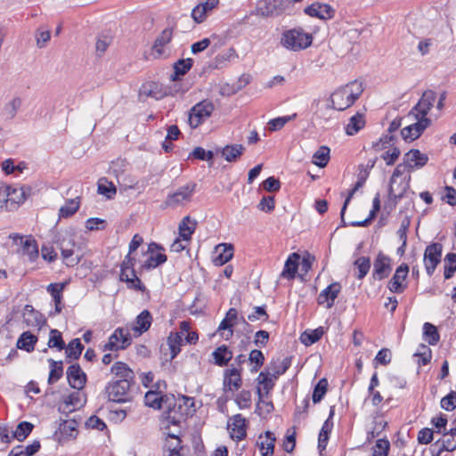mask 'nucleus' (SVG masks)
<instances>
[{
	"label": "nucleus",
	"instance_id": "nucleus-1",
	"mask_svg": "<svg viewBox=\"0 0 456 456\" xmlns=\"http://www.w3.org/2000/svg\"><path fill=\"white\" fill-rule=\"evenodd\" d=\"M110 372L114 379L105 387L108 400L118 403L131 401V387L134 384V371L126 363L117 362L111 366Z\"/></svg>",
	"mask_w": 456,
	"mask_h": 456
},
{
	"label": "nucleus",
	"instance_id": "nucleus-2",
	"mask_svg": "<svg viewBox=\"0 0 456 456\" xmlns=\"http://www.w3.org/2000/svg\"><path fill=\"white\" fill-rule=\"evenodd\" d=\"M362 92V84L357 80L340 86L330 94L328 108L345 110L354 103Z\"/></svg>",
	"mask_w": 456,
	"mask_h": 456
},
{
	"label": "nucleus",
	"instance_id": "nucleus-3",
	"mask_svg": "<svg viewBox=\"0 0 456 456\" xmlns=\"http://www.w3.org/2000/svg\"><path fill=\"white\" fill-rule=\"evenodd\" d=\"M172 400L175 401L174 405L171 407V403H169L167 411V420L172 425H179L196 411L192 397L179 395L177 398L173 396Z\"/></svg>",
	"mask_w": 456,
	"mask_h": 456
},
{
	"label": "nucleus",
	"instance_id": "nucleus-4",
	"mask_svg": "<svg viewBox=\"0 0 456 456\" xmlns=\"http://www.w3.org/2000/svg\"><path fill=\"white\" fill-rule=\"evenodd\" d=\"M312 36L302 28H291L285 30L281 38V45L290 51H300L312 45Z\"/></svg>",
	"mask_w": 456,
	"mask_h": 456
},
{
	"label": "nucleus",
	"instance_id": "nucleus-5",
	"mask_svg": "<svg viewBox=\"0 0 456 456\" xmlns=\"http://www.w3.org/2000/svg\"><path fill=\"white\" fill-rule=\"evenodd\" d=\"M57 244L66 265L75 266L80 262L83 254L70 235L62 237Z\"/></svg>",
	"mask_w": 456,
	"mask_h": 456
},
{
	"label": "nucleus",
	"instance_id": "nucleus-6",
	"mask_svg": "<svg viewBox=\"0 0 456 456\" xmlns=\"http://www.w3.org/2000/svg\"><path fill=\"white\" fill-rule=\"evenodd\" d=\"M134 264L135 258L128 253L121 264L119 279L121 281H125L129 289L144 291L145 286L135 274Z\"/></svg>",
	"mask_w": 456,
	"mask_h": 456
},
{
	"label": "nucleus",
	"instance_id": "nucleus-7",
	"mask_svg": "<svg viewBox=\"0 0 456 456\" xmlns=\"http://www.w3.org/2000/svg\"><path fill=\"white\" fill-rule=\"evenodd\" d=\"M291 6L290 0H259L256 14L261 17H276L284 13Z\"/></svg>",
	"mask_w": 456,
	"mask_h": 456
},
{
	"label": "nucleus",
	"instance_id": "nucleus-8",
	"mask_svg": "<svg viewBox=\"0 0 456 456\" xmlns=\"http://www.w3.org/2000/svg\"><path fill=\"white\" fill-rule=\"evenodd\" d=\"M197 184L193 182L180 186L175 191L169 193L164 201L167 208H177L191 200Z\"/></svg>",
	"mask_w": 456,
	"mask_h": 456
},
{
	"label": "nucleus",
	"instance_id": "nucleus-9",
	"mask_svg": "<svg viewBox=\"0 0 456 456\" xmlns=\"http://www.w3.org/2000/svg\"><path fill=\"white\" fill-rule=\"evenodd\" d=\"M215 110L212 102L204 100L194 105L189 111V124L191 127L196 128L206 118H209Z\"/></svg>",
	"mask_w": 456,
	"mask_h": 456
},
{
	"label": "nucleus",
	"instance_id": "nucleus-10",
	"mask_svg": "<svg viewBox=\"0 0 456 456\" xmlns=\"http://www.w3.org/2000/svg\"><path fill=\"white\" fill-rule=\"evenodd\" d=\"M132 342L129 331L124 328H118L109 338V341L105 344L103 350L118 351L126 349Z\"/></svg>",
	"mask_w": 456,
	"mask_h": 456
},
{
	"label": "nucleus",
	"instance_id": "nucleus-11",
	"mask_svg": "<svg viewBox=\"0 0 456 456\" xmlns=\"http://www.w3.org/2000/svg\"><path fill=\"white\" fill-rule=\"evenodd\" d=\"M442 249L443 246L438 242H434L426 248L424 253V264L428 275L433 274L437 265L440 263Z\"/></svg>",
	"mask_w": 456,
	"mask_h": 456
},
{
	"label": "nucleus",
	"instance_id": "nucleus-12",
	"mask_svg": "<svg viewBox=\"0 0 456 456\" xmlns=\"http://www.w3.org/2000/svg\"><path fill=\"white\" fill-rule=\"evenodd\" d=\"M436 98V94L433 90H426L418 103L411 109L409 115H414L415 118H419V115L421 118H426L428 111L433 107Z\"/></svg>",
	"mask_w": 456,
	"mask_h": 456
},
{
	"label": "nucleus",
	"instance_id": "nucleus-13",
	"mask_svg": "<svg viewBox=\"0 0 456 456\" xmlns=\"http://www.w3.org/2000/svg\"><path fill=\"white\" fill-rule=\"evenodd\" d=\"M409 273L407 264L400 265L387 284L388 289L393 293H403L407 285L403 283Z\"/></svg>",
	"mask_w": 456,
	"mask_h": 456
},
{
	"label": "nucleus",
	"instance_id": "nucleus-14",
	"mask_svg": "<svg viewBox=\"0 0 456 456\" xmlns=\"http://www.w3.org/2000/svg\"><path fill=\"white\" fill-rule=\"evenodd\" d=\"M392 270L391 259L379 252L373 263L372 277L374 280L381 281L387 278Z\"/></svg>",
	"mask_w": 456,
	"mask_h": 456
},
{
	"label": "nucleus",
	"instance_id": "nucleus-15",
	"mask_svg": "<svg viewBox=\"0 0 456 456\" xmlns=\"http://www.w3.org/2000/svg\"><path fill=\"white\" fill-rule=\"evenodd\" d=\"M414 124L407 126L401 131V135L405 141H413L418 139L424 130L430 126L431 120L428 118H419Z\"/></svg>",
	"mask_w": 456,
	"mask_h": 456
},
{
	"label": "nucleus",
	"instance_id": "nucleus-16",
	"mask_svg": "<svg viewBox=\"0 0 456 456\" xmlns=\"http://www.w3.org/2000/svg\"><path fill=\"white\" fill-rule=\"evenodd\" d=\"M66 374L68 382L72 388L80 390L85 387L86 382V375L81 370L79 364L75 363L70 365L68 368Z\"/></svg>",
	"mask_w": 456,
	"mask_h": 456
},
{
	"label": "nucleus",
	"instance_id": "nucleus-17",
	"mask_svg": "<svg viewBox=\"0 0 456 456\" xmlns=\"http://www.w3.org/2000/svg\"><path fill=\"white\" fill-rule=\"evenodd\" d=\"M228 423L230 436L233 440L240 441L247 436L246 419L241 414H235Z\"/></svg>",
	"mask_w": 456,
	"mask_h": 456
},
{
	"label": "nucleus",
	"instance_id": "nucleus-18",
	"mask_svg": "<svg viewBox=\"0 0 456 456\" xmlns=\"http://www.w3.org/2000/svg\"><path fill=\"white\" fill-rule=\"evenodd\" d=\"M341 290V285L338 282H333L324 289L317 297L319 305L326 304L327 308H331L335 299L338 297Z\"/></svg>",
	"mask_w": 456,
	"mask_h": 456
},
{
	"label": "nucleus",
	"instance_id": "nucleus-19",
	"mask_svg": "<svg viewBox=\"0 0 456 456\" xmlns=\"http://www.w3.org/2000/svg\"><path fill=\"white\" fill-rule=\"evenodd\" d=\"M403 160L407 166V169L411 171L414 168L424 167L428 160V157L427 154L421 153L419 150L412 149L404 154Z\"/></svg>",
	"mask_w": 456,
	"mask_h": 456
},
{
	"label": "nucleus",
	"instance_id": "nucleus-20",
	"mask_svg": "<svg viewBox=\"0 0 456 456\" xmlns=\"http://www.w3.org/2000/svg\"><path fill=\"white\" fill-rule=\"evenodd\" d=\"M240 370L238 368L227 369L224 371V387L227 391H237L242 385Z\"/></svg>",
	"mask_w": 456,
	"mask_h": 456
},
{
	"label": "nucleus",
	"instance_id": "nucleus-21",
	"mask_svg": "<svg viewBox=\"0 0 456 456\" xmlns=\"http://www.w3.org/2000/svg\"><path fill=\"white\" fill-rule=\"evenodd\" d=\"M76 436L77 422L75 420H63L54 433L55 440L60 443L69 438H74Z\"/></svg>",
	"mask_w": 456,
	"mask_h": 456
},
{
	"label": "nucleus",
	"instance_id": "nucleus-22",
	"mask_svg": "<svg viewBox=\"0 0 456 456\" xmlns=\"http://www.w3.org/2000/svg\"><path fill=\"white\" fill-rule=\"evenodd\" d=\"M22 316L23 322L28 327H37L40 329L42 325L45 324L43 315L30 305L24 306Z\"/></svg>",
	"mask_w": 456,
	"mask_h": 456
},
{
	"label": "nucleus",
	"instance_id": "nucleus-23",
	"mask_svg": "<svg viewBox=\"0 0 456 456\" xmlns=\"http://www.w3.org/2000/svg\"><path fill=\"white\" fill-rule=\"evenodd\" d=\"M173 37V29L165 28L155 39L152 46V53L155 58H161L165 55L164 46L168 44Z\"/></svg>",
	"mask_w": 456,
	"mask_h": 456
},
{
	"label": "nucleus",
	"instance_id": "nucleus-24",
	"mask_svg": "<svg viewBox=\"0 0 456 456\" xmlns=\"http://www.w3.org/2000/svg\"><path fill=\"white\" fill-rule=\"evenodd\" d=\"M305 12L311 17H317L322 20L330 19L333 16V9L329 4L314 3L305 9Z\"/></svg>",
	"mask_w": 456,
	"mask_h": 456
},
{
	"label": "nucleus",
	"instance_id": "nucleus-25",
	"mask_svg": "<svg viewBox=\"0 0 456 456\" xmlns=\"http://www.w3.org/2000/svg\"><path fill=\"white\" fill-rule=\"evenodd\" d=\"M238 321V311L235 308H230L219 324L218 330H228L226 339H229L233 335V326Z\"/></svg>",
	"mask_w": 456,
	"mask_h": 456
},
{
	"label": "nucleus",
	"instance_id": "nucleus-26",
	"mask_svg": "<svg viewBox=\"0 0 456 456\" xmlns=\"http://www.w3.org/2000/svg\"><path fill=\"white\" fill-rule=\"evenodd\" d=\"M300 256L297 253H292L289 256L285 262L284 269L281 273V277L292 280L296 277L299 265Z\"/></svg>",
	"mask_w": 456,
	"mask_h": 456
},
{
	"label": "nucleus",
	"instance_id": "nucleus-27",
	"mask_svg": "<svg viewBox=\"0 0 456 456\" xmlns=\"http://www.w3.org/2000/svg\"><path fill=\"white\" fill-rule=\"evenodd\" d=\"M217 255L214 257V264L217 266L225 265L233 256V247L231 244H220L216 248Z\"/></svg>",
	"mask_w": 456,
	"mask_h": 456
},
{
	"label": "nucleus",
	"instance_id": "nucleus-28",
	"mask_svg": "<svg viewBox=\"0 0 456 456\" xmlns=\"http://www.w3.org/2000/svg\"><path fill=\"white\" fill-rule=\"evenodd\" d=\"M31 189L29 187H20V188H11L8 187L7 189V194L6 197H4V204H6L8 201L20 204L24 202V200L27 199L28 195L29 194Z\"/></svg>",
	"mask_w": 456,
	"mask_h": 456
},
{
	"label": "nucleus",
	"instance_id": "nucleus-29",
	"mask_svg": "<svg viewBox=\"0 0 456 456\" xmlns=\"http://www.w3.org/2000/svg\"><path fill=\"white\" fill-rule=\"evenodd\" d=\"M64 283H50L46 290L51 294L54 302V314H60L62 310V291L64 289Z\"/></svg>",
	"mask_w": 456,
	"mask_h": 456
},
{
	"label": "nucleus",
	"instance_id": "nucleus-30",
	"mask_svg": "<svg viewBox=\"0 0 456 456\" xmlns=\"http://www.w3.org/2000/svg\"><path fill=\"white\" fill-rule=\"evenodd\" d=\"M22 101L20 97L16 96L12 98L11 101L6 102L2 110H1V117L4 120H12L15 118L18 110H20L21 106Z\"/></svg>",
	"mask_w": 456,
	"mask_h": 456
},
{
	"label": "nucleus",
	"instance_id": "nucleus-31",
	"mask_svg": "<svg viewBox=\"0 0 456 456\" xmlns=\"http://www.w3.org/2000/svg\"><path fill=\"white\" fill-rule=\"evenodd\" d=\"M197 222L189 216L183 217L179 224V235L183 240H190L195 232Z\"/></svg>",
	"mask_w": 456,
	"mask_h": 456
},
{
	"label": "nucleus",
	"instance_id": "nucleus-32",
	"mask_svg": "<svg viewBox=\"0 0 456 456\" xmlns=\"http://www.w3.org/2000/svg\"><path fill=\"white\" fill-rule=\"evenodd\" d=\"M37 342V337L29 331L23 332L17 340L16 346L28 353L34 351Z\"/></svg>",
	"mask_w": 456,
	"mask_h": 456
},
{
	"label": "nucleus",
	"instance_id": "nucleus-33",
	"mask_svg": "<svg viewBox=\"0 0 456 456\" xmlns=\"http://www.w3.org/2000/svg\"><path fill=\"white\" fill-rule=\"evenodd\" d=\"M152 322V317L151 313L148 310H143L141 314L136 317L135 323L136 325L133 328L135 332L139 334H142L146 332Z\"/></svg>",
	"mask_w": 456,
	"mask_h": 456
},
{
	"label": "nucleus",
	"instance_id": "nucleus-34",
	"mask_svg": "<svg viewBox=\"0 0 456 456\" xmlns=\"http://www.w3.org/2000/svg\"><path fill=\"white\" fill-rule=\"evenodd\" d=\"M168 401L169 397L167 395L160 396L155 391H148L144 395L145 405L153 409H161L162 403H167Z\"/></svg>",
	"mask_w": 456,
	"mask_h": 456
},
{
	"label": "nucleus",
	"instance_id": "nucleus-35",
	"mask_svg": "<svg viewBox=\"0 0 456 456\" xmlns=\"http://www.w3.org/2000/svg\"><path fill=\"white\" fill-rule=\"evenodd\" d=\"M245 148L241 144L226 145L222 149V156L228 162L236 161L243 153Z\"/></svg>",
	"mask_w": 456,
	"mask_h": 456
},
{
	"label": "nucleus",
	"instance_id": "nucleus-36",
	"mask_svg": "<svg viewBox=\"0 0 456 456\" xmlns=\"http://www.w3.org/2000/svg\"><path fill=\"white\" fill-rule=\"evenodd\" d=\"M212 355L215 360V363L218 366H225L228 362L232 358V353L229 350L225 345L218 346L213 353Z\"/></svg>",
	"mask_w": 456,
	"mask_h": 456
},
{
	"label": "nucleus",
	"instance_id": "nucleus-37",
	"mask_svg": "<svg viewBox=\"0 0 456 456\" xmlns=\"http://www.w3.org/2000/svg\"><path fill=\"white\" fill-rule=\"evenodd\" d=\"M193 61L191 58L179 60L174 65V74L171 75V80L176 81L181 76L185 75L191 68Z\"/></svg>",
	"mask_w": 456,
	"mask_h": 456
},
{
	"label": "nucleus",
	"instance_id": "nucleus-38",
	"mask_svg": "<svg viewBox=\"0 0 456 456\" xmlns=\"http://www.w3.org/2000/svg\"><path fill=\"white\" fill-rule=\"evenodd\" d=\"M365 126V119L363 115L356 113L349 119V122L346 127V133L348 135L356 134Z\"/></svg>",
	"mask_w": 456,
	"mask_h": 456
},
{
	"label": "nucleus",
	"instance_id": "nucleus-39",
	"mask_svg": "<svg viewBox=\"0 0 456 456\" xmlns=\"http://www.w3.org/2000/svg\"><path fill=\"white\" fill-rule=\"evenodd\" d=\"M17 239L22 244L23 254L27 255L30 261H34L38 256V248L36 241L28 239L23 240V237L19 236H17Z\"/></svg>",
	"mask_w": 456,
	"mask_h": 456
},
{
	"label": "nucleus",
	"instance_id": "nucleus-40",
	"mask_svg": "<svg viewBox=\"0 0 456 456\" xmlns=\"http://www.w3.org/2000/svg\"><path fill=\"white\" fill-rule=\"evenodd\" d=\"M324 331L322 327L313 330H305L301 334L300 340L305 346H310L317 342L322 337Z\"/></svg>",
	"mask_w": 456,
	"mask_h": 456
},
{
	"label": "nucleus",
	"instance_id": "nucleus-41",
	"mask_svg": "<svg viewBox=\"0 0 456 456\" xmlns=\"http://www.w3.org/2000/svg\"><path fill=\"white\" fill-rule=\"evenodd\" d=\"M423 336L431 346L436 345L440 340L437 328L429 322H425L423 325Z\"/></svg>",
	"mask_w": 456,
	"mask_h": 456
},
{
	"label": "nucleus",
	"instance_id": "nucleus-42",
	"mask_svg": "<svg viewBox=\"0 0 456 456\" xmlns=\"http://www.w3.org/2000/svg\"><path fill=\"white\" fill-rule=\"evenodd\" d=\"M80 201L79 197L71 199L67 201L65 206H62L59 210L60 218H68L73 216L79 208Z\"/></svg>",
	"mask_w": 456,
	"mask_h": 456
},
{
	"label": "nucleus",
	"instance_id": "nucleus-43",
	"mask_svg": "<svg viewBox=\"0 0 456 456\" xmlns=\"http://www.w3.org/2000/svg\"><path fill=\"white\" fill-rule=\"evenodd\" d=\"M183 338L182 335L178 332L171 333L167 338V345L170 349V360H173L181 351Z\"/></svg>",
	"mask_w": 456,
	"mask_h": 456
},
{
	"label": "nucleus",
	"instance_id": "nucleus-44",
	"mask_svg": "<svg viewBox=\"0 0 456 456\" xmlns=\"http://www.w3.org/2000/svg\"><path fill=\"white\" fill-rule=\"evenodd\" d=\"M48 362L50 364V373L48 377V383L53 384L58 381L63 374V367L61 361H54L53 359H49Z\"/></svg>",
	"mask_w": 456,
	"mask_h": 456
},
{
	"label": "nucleus",
	"instance_id": "nucleus-45",
	"mask_svg": "<svg viewBox=\"0 0 456 456\" xmlns=\"http://www.w3.org/2000/svg\"><path fill=\"white\" fill-rule=\"evenodd\" d=\"M439 441L446 449V452H453L456 450V427L450 431L444 432Z\"/></svg>",
	"mask_w": 456,
	"mask_h": 456
},
{
	"label": "nucleus",
	"instance_id": "nucleus-46",
	"mask_svg": "<svg viewBox=\"0 0 456 456\" xmlns=\"http://www.w3.org/2000/svg\"><path fill=\"white\" fill-rule=\"evenodd\" d=\"M330 148L327 146H321L313 156V163L319 167H324L327 166L330 160Z\"/></svg>",
	"mask_w": 456,
	"mask_h": 456
},
{
	"label": "nucleus",
	"instance_id": "nucleus-47",
	"mask_svg": "<svg viewBox=\"0 0 456 456\" xmlns=\"http://www.w3.org/2000/svg\"><path fill=\"white\" fill-rule=\"evenodd\" d=\"M84 349V346L82 345L79 338L72 339L67 348H66V356L71 359H78L82 354Z\"/></svg>",
	"mask_w": 456,
	"mask_h": 456
},
{
	"label": "nucleus",
	"instance_id": "nucleus-48",
	"mask_svg": "<svg viewBox=\"0 0 456 456\" xmlns=\"http://www.w3.org/2000/svg\"><path fill=\"white\" fill-rule=\"evenodd\" d=\"M265 442L260 443V451L262 456H273L274 451L275 437L271 431L265 432Z\"/></svg>",
	"mask_w": 456,
	"mask_h": 456
},
{
	"label": "nucleus",
	"instance_id": "nucleus-49",
	"mask_svg": "<svg viewBox=\"0 0 456 456\" xmlns=\"http://www.w3.org/2000/svg\"><path fill=\"white\" fill-rule=\"evenodd\" d=\"M98 193L106 196L108 199H112L116 192L115 185L109 182L106 178H101L98 181Z\"/></svg>",
	"mask_w": 456,
	"mask_h": 456
},
{
	"label": "nucleus",
	"instance_id": "nucleus-50",
	"mask_svg": "<svg viewBox=\"0 0 456 456\" xmlns=\"http://www.w3.org/2000/svg\"><path fill=\"white\" fill-rule=\"evenodd\" d=\"M328 390V380L323 378L321 379L318 383L314 387V392L312 395V399L314 403H320L324 395H326Z\"/></svg>",
	"mask_w": 456,
	"mask_h": 456
},
{
	"label": "nucleus",
	"instance_id": "nucleus-51",
	"mask_svg": "<svg viewBox=\"0 0 456 456\" xmlns=\"http://www.w3.org/2000/svg\"><path fill=\"white\" fill-rule=\"evenodd\" d=\"M354 265L358 269L357 279H363L370 271V259L368 256H360L354 262Z\"/></svg>",
	"mask_w": 456,
	"mask_h": 456
},
{
	"label": "nucleus",
	"instance_id": "nucleus-52",
	"mask_svg": "<svg viewBox=\"0 0 456 456\" xmlns=\"http://www.w3.org/2000/svg\"><path fill=\"white\" fill-rule=\"evenodd\" d=\"M33 424L28 421H22L18 424L16 430L12 433V437L19 441H23L33 430Z\"/></svg>",
	"mask_w": 456,
	"mask_h": 456
},
{
	"label": "nucleus",
	"instance_id": "nucleus-53",
	"mask_svg": "<svg viewBox=\"0 0 456 456\" xmlns=\"http://www.w3.org/2000/svg\"><path fill=\"white\" fill-rule=\"evenodd\" d=\"M166 261L167 256L162 253H158L156 255L150 256L149 258L142 265V267L147 270L153 269L164 264Z\"/></svg>",
	"mask_w": 456,
	"mask_h": 456
},
{
	"label": "nucleus",
	"instance_id": "nucleus-54",
	"mask_svg": "<svg viewBox=\"0 0 456 456\" xmlns=\"http://www.w3.org/2000/svg\"><path fill=\"white\" fill-rule=\"evenodd\" d=\"M48 346L53 348L56 347L59 350H62L65 347V343L62 339L61 333L57 330H51L48 340Z\"/></svg>",
	"mask_w": 456,
	"mask_h": 456
},
{
	"label": "nucleus",
	"instance_id": "nucleus-55",
	"mask_svg": "<svg viewBox=\"0 0 456 456\" xmlns=\"http://www.w3.org/2000/svg\"><path fill=\"white\" fill-rule=\"evenodd\" d=\"M390 448L389 441L387 439H378L373 446L370 456H387Z\"/></svg>",
	"mask_w": 456,
	"mask_h": 456
},
{
	"label": "nucleus",
	"instance_id": "nucleus-56",
	"mask_svg": "<svg viewBox=\"0 0 456 456\" xmlns=\"http://www.w3.org/2000/svg\"><path fill=\"white\" fill-rule=\"evenodd\" d=\"M297 117V114L294 113L290 116L279 117L273 119H271L268 122L269 130L270 131H277L281 129L289 121L294 119Z\"/></svg>",
	"mask_w": 456,
	"mask_h": 456
},
{
	"label": "nucleus",
	"instance_id": "nucleus-57",
	"mask_svg": "<svg viewBox=\"0 0 456 456\" xmlns=\"http://www.w3.org/2000/svg\"><path fill=\"white\" fill-rule=\"evenodd\" d=\"M251 393L248 390L240 391L236 398L235 403L240 409H248L251 406Z\"/></svg>",
	"mask_w": 456,
	"mask_h": 456
},
{
	"label": "nucleus",
	"instance_id": "nucleus-58",
	"mask_svg": "<svg viewBox=\"0 0 456 456\" xmlns=\"http://www.w3.org/2000/svg\"><path fill=\"white\" fill-rule=\"evenodd\" d=\"M248 360L250 361L251 363L254 364L251 369V371L256 372L264 364L265 356L260 350L254 349L250 352Z\"/></svg>",
	"mask_w": 456,
	"mask_h": 456
},
{
	"label": "nucleus",
	"instance_id": "nucleus-59",
	"mask_svg": "<svg viewBox=\"0 0 456 456\" xmlns=\"http://www.w3.org/2000/svg\"><path fill=\"white\" fill-rule=\"evenodd\" d=\"M441 407L447 411H453L456 408V392L451 391L447 395L443 397L441 400Z\"/></svg>",
	"mask_w": 456,
	"mask_h": 456
},
{
	"label": "nucleus",
	"instance_id": "nucleus-60",
	"mask_svg": "<svg viewBox=\"0 0 456 456\" xmlns=\"http://www.w3.org/2000/svg\"><path fill=\"white\" fill-rule=\"evenodd\" d=\"M291 365V358L285 357L280 363L279 366H274L273 370V373L271 376L274 379L279 378V376L284 374Z\"/></svg>",
	"mask_w": 456,
	"mask_h": 456
},
{
	"label": "nucleus",
	"instance_id": "nucleus-61",
	"mask_svg": "<svg viewBox=\"0 0 456 456\" xmlns=\"http://www.w3.org/2000/svg\"><path fill=\"white\" fill-rule=\"evenodd\" d=\"M434 434L435 432L428 428H424L419 431L418 434V442L420 444H430L434 439Z\"/></svg>",
	"mask_w": 456,
	"mask_h": 456
},
{
	"label": "nucleus",
	"instance_id": "nucleus-62",
	"mask_svg": "<svg viewBox=\"0 0 456 456\" xmlns=\"http://www.w3.org/2000/svg\"><path fill=\"white\" fill-rule=\"evenodd\" d=\"M257 381L260 385H263V389L265 390L266 395L273 389L274 383L269 374H265L261 371L258 375Z\"/></svg>",
	"mask_w": 456,
	"mask_h": 456
},
{
	"label": "nucleus",
	"instance_id": "nucleus-63",
	"mask_svg": "<svg viewBox=\"0 0 456 456\" xmlns=\"http://www.w3.org/2000/svg\"><path fill=\"white\" fill-rule=\"evenodd\" d=\"M261 318H263L264 321H267L269 318L265 305L254 307V312L248 315V320L250 322H255Z\"/></svg>",
	"mask_w": 456,
	"mask_h": 456
},
{
	"label": "nucleus",
	"instance_id": "nucleus-64",
	"mask_svg": "<svg viewBox=\"0 0 456 456\" xmlns=\"http://www.w3.org/2000/svg\"><path fill=\"white\" fill-rule=\"evenodd\" d=\"M262 184L263 188L270 192L278 191L281 189V183L274 176L268 177Z\"/></svg>",
	"mask_w": 456,
	"mask_h": 456
}]
</instances>
